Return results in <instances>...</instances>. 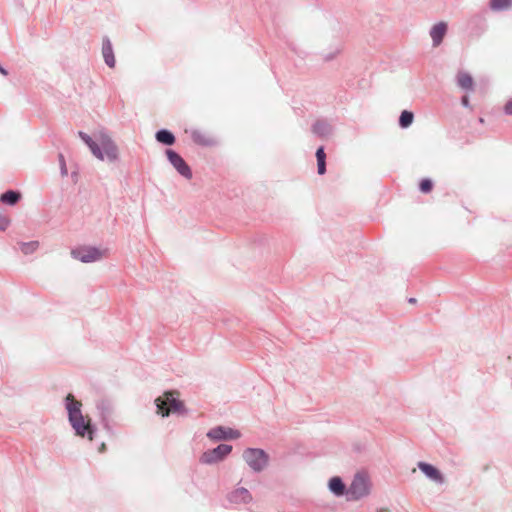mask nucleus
Segmentation results:
<instances>
[{"label":"nucleus","mask_w":512,"mask_h":512,"mask_svg":"<svg viewBox=\"0 0 512 512\" xmlns=\"http://www.w3.org/2000/svg\"><path fill=\"white\" fill-rule=\"evenodd\" d=\"M96 407L104 428L110 430V421L114 412L113 404L108 400H100Z\"/></svg>","instance_id":"obj_10"},{"label":"nucleus","mask_w":512,"mask_h":512,"mask_svg":"<svg viewBox=\"0 0 512 512\" xmlns=\"http://www.w3.org/2000/svg\"><path fill=\"white\" fill-rule=\"evenodd\" d=\"M461 104L464 106V107H470V102H469V98L468 96H463L461 98Z\"/></svg>","instance_id":"obj_31"},{"label":"nucleus","mask_w":512,"mask_h":512,"mask_svg":"<svg viewBox=\"0 0 512 512\" xmlns=\"http://www.w3.org/2000/svg\"><path fill=\"white\" fill-rule=\"evenodd\" d=\"M228 501L232 504H247L252 501L251 493L244 487H239L228 494Z\"/></svg>","instance_id":"obj_12"},{"label":"nucleus","mask_w":512,"mask_h":512,"mask_svg":"<svg viewBox=\"0 0 512 512\" xmlns=\"http://www.w3.org/2000/svg\"><path fill=\"white\" fill-rule=\"evenodd\" d=\"M102 55L106 65L110 68L115 67V56L112 43L108 37H104L102 41Z\"/></svg>","instance_id":"obj_15"},{"label":"nucleus","mask_w":512,"mask_h":512,"mask_svg":"<svg viewBox=\"0 0 512 512\" xmlns=\"http://www.w3.org/2000/svg\"><path fill=\"white\" fill-rule=\"evenodd\" d=\"M82 403L75 399L72 394L65 397V409L68 414V421L75 434L82 438L93 440L96 428L90 420H86L81 411Z\"/></svg>","instance_id":"obj_1"},{"label":"nucleus","mask_w":512,"mask_h":512,"mask_svg":"<svg viewBox=\"0 0 512 512\" xmlns=\"http://www.w3.org/2000/svg\"><path fill=\"white\" fill-rule=\"evenodd\" d=\"M243 459L254 472H261L268 465L269 456L262 449L247 448L243 452Z\"/></svg>","instance_id":"obj_4"},{"label":"nucleus","mask_w":512,"mask_h":512,"mask_svg":"<svg viewBox=\"0 0 512 512\" xmlns=\"http://www.w3.org/2000/svg\"><path fill=\"white\" fill-rule=\"evenodd\" d=\"M447 29H448V26H447V23H445V22H439L432 26L429 34L432 39V43H433L434 47H437L442 43V41L447 33Z\"/></svg>","instance_id":"obj_13"},{"label":"nucleus","mask_w":512,"mask_h":512,"mask_svg":"<svg viewBox=\"0 0 512 512\" xmlns=\"http://www.w3.org/2000/svg\"><path fill=\"white\" fill-rule=\"evenodd\" d=\"M21 197L22 195L19 191L8 190L1 194L0 201L5 205L14 206L20 201Z\"/></svg>","instance_id":"obj_17"},{"label":"nucleus","mask_w":512,"mask_h":512,"mask_svg":"<svg viewBox=\"0 0 512 512\" xmlns=\"http://www.w3.org/2000/svg\"><path fill=\"white\" fill-rule=\"evenodd\" d=\"M318 174L323 175L326 172V161L317 162Z\"/></svg>","instance_id":"obj_29"},{"label":"nucleus","mask_w":512,"mask_h":512,"mask_svg":"<svg viewBox=\"0 0 512 512\" xmlns=\"http://www.w3.org/2000/svg\"><path fill=\"white\" fill-rule=\"evenodd\" d=\"M155 139L157 142L167 146L173 145L176 141L174 134L167 129L158 130L155 134Z\"/></svg>","instance_id":"obj_18"},{"label":"nucleus","mask_w":512,"mask_h":512,"mask_svg":"<svg viewBox=\"0 0 512 512\" xmlns=\"http://www.w3.org/2000/svg\"><path fill=\"white\" fill-rule=\"evenodd\" d=\"M59 163H60V172L62 176H66L68 174L66 163L64 156L62 154H59Z\"/></svg>","instance_id":"obj_26"},{"label":"nucleus","mask_w":512,"mask_h":512,"mask_svg":"<svg viewBox=\"0 0 512 512\" xmlns=\"http://www.w3.org/2000/svg\"><path fill=\"white\" fill-rule=\"evenodd\" d=\"M207 437L213 441L237 439L240 437V432L231 428L216 426L207 432Z\"/></svg>","instance_id":"obj_9"},{"label":"nucleus","mask_w":512,"mask_h":512,"mask_svg":"<svg viewBox=\"0 0 512 512\" xmlns=\"http://www.w3.org/2000/svg\"><path fill=\"white\" fill-rule=\"evenodd\" d=\"M370 493L369 480L361 474L355 475L350 486L346 491L347 499L357 501Z\"/></svg>","instance_id":"obj_5"},{"label":"nucleus","mask_w":512,"mask_h":512,"mask_svg":"<svg viewBox=\"0 0 512 512\" xmlns=\"http://www.w3.org/2000/svg\"><path fill=\"white\" fill-rule=\"evenodd\" d=\"M338 53H339V50H336L334 53H329V54L324 55V56H323V58H324V60H326V61H330V60H332V59L335 57V55H337Z\"/></svg>","instance_id":"obj_30"},{"label":"nucleus","mask_w":512,"mask_h":512,"mask_svg":"<svg viewBox=\"0 0 512 512\" xmlns=\"http://www.w3.org/2000/svg\"><path fill=\"white\" fill-rule=\"evenodd\" d=\"M81 140L89 147L93 156L97 159L104 161L105 159L109 162H115L118 160L119 152L118 147L112 138L105 132H100L97 136L99 143L94 141L91 136L83 131L78 132Z\"/></svg>","instance_id":"obj_2"},{"label":"nucleus","mask_w":512,"mask_h":512,"mask_svg":"<svg viewBox=\"0 0 512 512\" xmlns=\"http://www.w3.org/2000/svg\"><path fill=\"white\" fill-rule=\"evenodd\" d=\"M512 5V0H491L490 8L493 11H503Z\"/></svg>","instance_id":"obj_22"},{"label":"nucleus","mask_w":512,"mask_h":512,"mask_svg":"<svg viewBox=\"0 0 512 512\" xmlns=\"http://www.w3.org/2000/svg\"><path fill=\"white\" fill-rule=\"evenodd\" d=\"M166 156L170 164L185 179L190 180L193 176L192 170L180 154L172 149L166 150Z\"/></svg>","instance_id":"obj_7"},{"label":"nucleus","mask_w":512,"mask_h":512,"mask_svg":"<svg viewBox=\"0 0 512 512\" xmlns=\"http://www.w3.org/2000/svg\"><path fill=\"white\" fill-rule=\"evenodd\" d=\"M157 413L163 417L169 415L170 412L182 413L184 411L183 402L174 398L170 392L164 393L155 399Z\"/></svg>","instance_id":"obj_3"},{"label":"nucleus","mask_w":512,"mask_h":512,"mask_svg":"<svg viewBox=\"0 0 512 512\" xmlns=\"http://www.w3.org/2000/svg\"><path fill=\"white\" fill-rule=\"evenodd\" d=\"M417 466L427 478L436 484L442 485L445 482L443 474L435 466L422 461L418 462Z\"/></svg>","instance_id":"obj_11"},{"label":"nucleus","mask_w":512,"mask_h":512,"mask_svg":"<svg viewBox=\"0 0 512 512\" xmlns=\"http://www.w3.org/2000/svg\"><path fill=\"white\" fill-rule=\"evenodd\" d=\"M71 256L83 263H92L100 260L103 256V252L96 247L89 246L73 249Z\"/></svg>","instance_id":"obj_8"},{"label":"nucleus","mask_w":512,"mask_h":512,"mask_svg":"<svg viewBox=\"0 0 512 512\" xmlns=\"http://www.w3.org/2000/svg\"><path fill=\"white\" fill-rule=\"evenodd\" d=\"M503 111L506 115L512 116V98H510L504 105Z\"/></svg>","instance_id":"obj_28"},{"label":"nucleus","mask_w":512,"mask_h":512,"mask_svg":"<svg viewBox=\"0 0 512 512\" xmlns=\"http://www.w3.org/2000/svg\"><path fill=\"white\" fill-rule=\"evenodd\" d=\"M432 188H433V182L430 179L425 178L420 181L419 189L421 192L429 193L432 190Z\"/></svg>","instance_id":"obj_24"},{"label":"nucleus","mask_w":512,"mask_h":512,"mask_svg":"<svg viewBox=\"0 0 512 512\" xmlns=\"http://www.w3.org/2000/svg\"><path fill=\"white\" fill-rule=\"evenodd\" d=\"M312 131L320 137H327L331 134L332 128L326 121L318 120L313 124Z\"/></svg>","instance_id":"obj_19"},{"label":"nucleus","mask_w":512,"mask_h":512,"mask_svg":"<svg viewBox=\"0 0 512 512\" xmlns=\"http://www.w3.org/2000/svg\"><path fill=\"white\" fill-rule=\"evenodd\" d=\"M316 158H317V162L319 161H326V154H325V151H324V147H319L316 151Z\"/></svg>","instance_id":"obj_27"},{"label":"nucleus","mask_w":512,"mask_h":512,"mask_svg":"<svg viewBox=\"0 0 512 512\" xmlns=\"http://www.w3.org/2000/svg\"><path fill=\"white\" fill-rule=\"evenodd\" d=\"M190 136L192 141L199 146L210 147L215 144V140L212 137L199 129H192Z\"/></svg>","instance_id":"obj_14"},{"label":"nucleus","mask_w":512,"mask_h":512,"mask_svg":"<svg viewBox=\"0 0 512 512\" xmlns=\"http://www.w3.org/2000/svg\"><path fill=\"white\" fill-rule=\"evenodd\" d=\"M10 225V219L6 216L0 206V231H5Z\"/></svg>","instance_id":"obj_25"},{"label":"nucleus","mask_w":512,"mask_h":512,"mask_svg":"<svg viewBox=\"0 0 512 512\" xmlns=\"http://www.w3.org/2000/svg\"><path fill=\"white\" fill-rule=\"evenodd\" d=\"M232 451V446L228 444H220L214 449L205 451L201 457L200 462L206 465H212L225 459Z\"/></svg>","instance_id":"obj_6"},{"label":"nucleus","mask_w":512,"mask_h":512,"mask_svg":"<svg viewBox=\"0 0 512 512\" xmlns=\"http://www.w3.org/2000/svg\"><path fill=\"white\" fill-rule=\"evenodd\" d=\"M329 490L337 497L346 493V486L340 477H332L329 480Z\"/></svg>","instance_id":"obj_16"},{"label":"nucleus","mask_w":512,"mask_h":512,"mask_svg":"<svg viewBox=\"0 0 512 512\" xmlns=\"http://www.w3.org/2000/svg\"><path fill=\"white\" fill-rule=\"evenodd\" d=\"M408 302L411 303V304H414V303H416V299L415 298H409Z\"/></svg>","instance_id":"obj_33"},{"label":"nucleus","mask_w":512,"mask_h":512,"mask_svg":"<svg viewBox=\"0 0 512 512\" xmlns=\"http://www.w3.org/2000/svg\"><path fill=\"white\" fill-rule=\"evenodd\" d=\"M414 120V114L411 111L404 110L399 117V126L403 129L408 128Z\"/></svg>","instance_id":"obj_21"},{"label":"nucleus","mask_w":512,"mask_h":512,"mask_svg":"<svg viewBox=\"0 0 512 512\" xmlns=\"http://www.w3.org/2000/svg\"><path fill=\"white\" fill-rule=\"evenodd\" d=\"M457 84L466 91L473 90V78L469 73L459 72L457 75Z\"/></svg>","instance_id":"obj_20"},{"label":"nucleus","mask_w":512,"mask_h":512,"mask_svg":"<svg viewBox=\"0 0 512 512\" xmlns=\"http://www.w3.org/2000/svg\"><path fill=\"white\" fill-rule=\"evenodd\" d=\"M19 245H20L21 252L25 255H29V254L34 253L38 249L39 242L38 241L21 242Z\"/></svg>","instance_id":"obj_23"},{"label":"nucleus","mask_w":512,"mask_h":512,"mask_svg":"<svg viewBox=\"0 0 512 512\" xmlns=\"http://www.w3.org/2000/svg\"><path fill=\"white\" fill-rule=\"evenodd\" d=\"M0 73L4 76L8 75V71L0 64Z\"/></svg>","instance_id":"obj_32"}]
</instances>
